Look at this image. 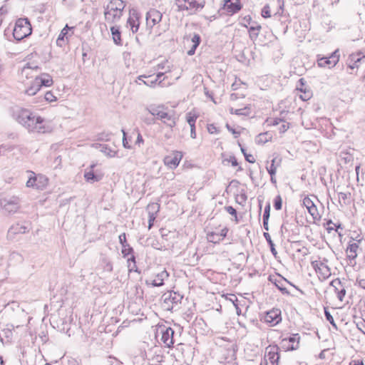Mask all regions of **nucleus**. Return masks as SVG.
Returning a JSON list of instances; mask_svg holds the SVG:
<instances>
[{"label": "nucleus", "mask_w": 365, "mask_h": 365, "mask_svg": "<svg viewBox=\"0 0 365 365\" xmlns=\"http://www.w3.org/2000/svg\"><path fill=\"white\" fill-rule=\"evenodd\" d=\"M16 120L30 133H47L52 130L48 121L29 110H21L17 114Z\"/></svg>", "instance_id": "nucleus-1"}, {"label": "nucleus", "mask_w": 365, "mask_h": 365, "mask_svg": "<svg viewBox=\"0 0 365 365\" xmlns=\"http://www.w3.org/2000/svg\"><path fill=\"white\" fill-rule=\"evenodd\" d=\"M148 112L157 119L160 120L163 123L170 128H173L176 125V119L175 111L168 110L163 105L157 106H150L148 108Z\"/></svg>", "instance_id": "nucleus-2"}, {"label": "nucleus", "mask_w": 365, "mask_h": 365, "mask_svg": "<svg viewBox=\"0 0 365 365\" xmlns=\"http://www.w3.org/2000/svg\"><path fill=\"white\" fill-rule=\"evenodd\" d=\"M125 6V4L123 0H110L104 11L106 21L110 24L119 21Z\"/></svg>", "instance_id": "nucleus-3"}, {"label": "nucleus", "mask_w": 365, "mask_h": 365, "mask_svg": "<svg viewBox=\"0 0 365 365\" xmlns=\"http://www.w3.org/2000/svg\"><path fill=\"white\" fill-rule=\"evenodd\" d=\"M52 83L53 79L48 73L36 76L31 86L25 91V93L29 96H34L42 86L49 87Z\"/></svg>", "instance_id": "nucleus-4"}, {"label": "nucleus", "mask_w": 365, "mask_h": 365, "mask_svg": "<svg viewBox=\"0 0 365 365\" xmlns=\"http://www.w3.org/2000/svg\"><path fill=\"white\" fill-rule=\"evenodd\" d=\"M32 28L28 19H19L13 30V36L17 41H21L31 34Z\"/></svg>", "instance_id": "nucleus-5"}, {"label": "nucleus", "mask_w": 365, "mask_h": 365, "mask_svg": "<svg viewBox=\"0 0 365 365\" xmlns=\"http://www.w3.org/2000/svg\"><path fill=\"white\" fill-rule=\"evenodd\" d=\"M178 11H190L196 12L204 8L205 0H175Z\"/></svg>", "instance_id": "nucleus-6"}, {"label": "nucleus", "mask_w": 365, "mask_h": 365, "mask_svg": "<svg viewBox=\"0 0 365 365\" xmlns=\"http://www.w3.org/2000/svg\"><path fill=\"white\" fill-rule=\"evenodd\" d=\"M279 358V348L277 345H269L265 349V365H278Z\"/></svg>", "instance_id": "nucleus-7"}, {"label": "nucleus", "mask_w": 365, "mask_h": 365, "mask_svg": "<svg viewBox=\"0 0 365 365\" xmlns=\"http://www.w3.org/2000/svg\"><path fill=\"white\" fill-rule=\"evenodd\" d=\"M163 14L157 9H152L149 10L145 16L146 29L149 34L151 33L152 29L162 20Z\"/></svg>", "instance_id": "nucleus-8"}, {"label": "nucleus", "mask_w": 365, "mask_h": 365, "mask_svg": "<svg viewBox=\"0 0 365 365\" xmlns=\"http://www.w3.org/2000/svg\"><path fill=\"white\" fill-rule=\"evenodd\" d=\"M327 259H324L323 261H314L312 262V265L316 272L322 277L325 279L331 275V269L327 264Z\"/></svg>", "instance_id": "nucleus-9"}, {"label": "nucleus", "mask_w": 365, "mask_h": 365, "mask_svg": "<svg viewBox=\"0 0 365 365\" xmlns=\"http://www.w3.org/2000/svg\"><path fill=\"white\" fill-rule=\"evenodd\" d=\"M163 297L164 304L167 305V309H173V305L181 303L182 299V296L181 294L174 292H171L168 294H165Z\"/></svg>", "instance_id": "nucleus-10"}, {"label": "nucleus", "mask_w": 365, "mask_h": 365, "mask_svg": "<svg viewBox=\"0 0 365 365\" xmlns=\"http://www.w3.org/2000/svg\"><path fill=\"white\" fill-rule=\"evenodd\" d=\"M126 26L129 27L133 34L138 32L140 26V14L135 11H130Z\"/></svg>", "instance_id": "nucleus-11"}, {"label": "nucleus", "mask_w": 365, "mask_h": 365, "mask_svg": "<svg viewBox=\"0 0 365 365\" xmlns=\"http://www.w3.org/2000/svg\"><path fill=\"white\" fill-rule=\"evenodd\" d=\"M264 321L270 326H275L282 321L281 311L279 309H272L267 312Z\"/></svg>", "instance_id": "nucleus-12"}, {"label": "nucleus", "mask_w": 365, "mask_h": 365, "mask_svg": "<svg viewBox=\"0 0 365 365\" xmlns=\"http://www.w3.org/2000/svg\"><path fill=\"white\" fill-rule=\"evenodd\" d=\"M160 332L162 334L161 341L167 347H171L173 345V335L174 330L171 327H160Z\"/></svg>", "instance_id": "nucleus-13"}, {"label": "nucleus", "mask_w": 365, "mask_h": 365, "mask_svg": "<svg viewBox=\"0 0 365 365\" xmlns=\"http://www.w3.org/2000/svg\"><path fill=\"white\" fill-rule=\"evenodd\" d=\"M339 58V56L337 55V51H336L329 57H322L318 58L317 64L319 67H333L338 63Z\"/></svg>", "instance_id": "nucleus-14"}, {"label": "nucleus", "mask_w": 365, "mask_h": 365, "mask_svg": "<svg viewBox=\"0 0 365 365\" xmlns=\"http://www.w3.org/2000/svg\"><path fill=\"white\" fill-rule=\"evenodd\" d=\"M20 200L18 197L13 196L9 199H4L2 205L9 212H15L19 208Z\"/></svg>", "instance_id": "nucleus-15"}, {"label": "nucleus", "mask_w": 365, "mask_h": 365, "mask_svg": "<svg viewBox=\"0 0 365 365\" xmlns=\"http://www.w3.org/2000/svg\"><path fill=\"white\" fill-rule=\"evenodd\" d=\"M299 85L297 86V90L301 93V94H299V98L304 101L309 100L312 97V91L305 85L304 79L300 78L299 80Z\"/></svg>", "instance_id": "nucleus-16"}, {"label": "nucleus", "mask_w": 365, "mask_h": 365, "mask_svg": "<svg viewBox=\"0 0 365 365\" xmlns=\"http://www.w3.org/2000/svg\"><path fill=\"white\" fill-rule=\"evenodd\" d=\"M303 205L306 207L309 213L314 220H319L321 218L317 206L309 197H305L303 199Z\"/></svg>", "instance_id": "nucleus-17"}, {"label": "nucleus", "mask_w": 365, "mask_h": 365, "mask_svg": "<svg viewBox=\"0 0 365 365\" xmlns=\"http://www.w3.org/2000/svg\"><path fill=\"white\" fill-rule=\"evenodd\" d=\"M300 336L298 334H294L289 338L284 339L282 343L284 346H287L288 350H296L299 347Z\"/></svg>", "instance_id": "nucleus-18"}, {"label": "nucleus", "mask_w": 365, "mask_h": 365, "mask_svg": "<svg viewBox=\"0 0 365 365\" xmlns=\"http://www.w3.org/2000/svg\"><path fill=\"white\" fill-rule=\"evenodd\" d=\"M182 158L181 152L175 151L173 155L166 156L164 158L165 164L170 168H175L180 163Z\"/></svg>", "instance_id": "nucleus-19"}, {"label": "nucleus", "mask_w": 365, "mask_h": 365, "mask_svg": "<svg viewBox=\"0 0 365 365\" xmlns=\"http://www.w3.org/2000/svg\"><path fill=\"white\" fill-rule=\"evenodd\" d=\"M330 285L334 287V292L336 293L337 298L341 302H343L346 292L341 280L338 278L335 279L331 282Z\"/></svg>", "instance_id": "nucleus-20"}, {"label": "nucleus", "mask_w": 365, "mask_h": 365, "mask_svg": "<svg viewBox=\"0 0 365 365\" xmlns=\"http://www.w3.org/2000/svg\"><path fill=\"white\" fill-rule=\"evenodd\" d=\"M361 242V240H358L354 242V240H351L349 242V245L346 250V257L350 260H354L357 256V252L359 248V244Z\"/></svg>", "instance_id": "nucleus-21"}, {"label": "nucleus", "mask_w": 365, "mask_h": 365, "mask_svg": "<svg viewBox=\"0 0 365 365\" xmlns=\"http://www.w3.org/2000/svg\"><path fill=\"white\" fill-rule=\"evenodd\" d=\"M269 279L284 294H289V292L287 288L284 286V282L289 283L286 279L282 277L281 275L277 277L269 276Z\"/></svg>", "instance_id": "nucleus-22"}, {"label": "nucleus", "mask_w": 365, "mask_h": 365, "mask_svg": "<svg viewBox=\"0 0 365 365\" xmlns=\"http://www.w3.org/2000/svg\"><path fill=\"white\" fill-rule=\"evenodd\" d=\"M224 1H225L224 8L230 14L237 13L242 8V5L240 2V0H224Z\"/></svg>", "instance_id": "nucleus-23"}, {"label": "nucleus", "mask_w": 365, "mask_h": 365, "mask_svg": "<svg viewBox=\"0 0 365 365\" xmlns=\"http://www.w3.org/2000/svg\"><path fill=\"white\" fill-rule=\"evenodd\" d=\"M95 166H96L95 164L91 165L90 166L91 170L86 171L85 173H84V178L88 182L93 183V182H98V181H100L102 179V175H96L93 173V168Z\"/></svg>", "instance_id": "nucleus-24"}, {"label": "nucleus", "mask_w": 365, "mask_h": 365, "mask_svg": "<svg viewBox=\"0 0 365 365\" xmlns=\"http://www.w3.org/2000/svg\"><path fill=\"white\" fill-rule=\"evenodd\" d=\"M71 29L72 28H70L68 25H66V26L61 30V31L56 40V44L58 46L62 47L66 43V41L68 39V31L71 30Z\"/></svg>", "instance_id": "nucleus-25"}, {"label": "nucleus", "mask_w": 365, "mask_h": 365, "mask_svg": "<svg viewBox=\"0 0 365 365\" xmlns=\"http://www.w3.org/2000/svg\"><path fill=\"white\" fill-rule=\"evenodd\" d=\"M261 28V26L257 22L252 23L249 27L250 38L252 41H255L258 38Z\"/></svg>", "instance_id": "nucleus-26"}, {"label": "nucleus", "mask_w": 365, "mask_h": 365, "mask_svg": "<svg viewBox=\"0 0 365 365\" xmlns=\"http://www.w3.org/2000/svg\"><path fill=\"white\" fill-rule=\"evenodd\" d=\"M110 31L113 37V40L116 45L121 46V34L118 26H113L110 27Z\"/></svg>", "instance_id": "nucleus-27"}, {"label": "nucleus", "mask_w": 365, "mask_h": 365, "mask_svg": "<svg viewBox=\"0 0 365 365\" xmlns=\"http://www.w3.org/2000/svg\"><path fill=\"white\" fill-rule=\"evenodd\" d=\"M152 76H146L145 75L139 76L137 79L135 81V83H138V80L142 81V82L149 87H154L157 83V80L155 78H151Z\"/></svg>", "instance_id": "nucleus-28"}, {"label": "nucleus", "mask_w": 365, "mask_h": 365, "mask_svg": "<svg viewBox=\"0 0 365 365\" xmlns=\"http://www.w3.org/2000/svg\"><path fill=\"white\" fill-rule=\"evenodd\" d=\"M168 277V274L166 271H163L160 273L158 274L156 278L153 280L152 285L153 287H160L163 285V281L165 277Z\"/></svg>", "instance_id": "nucleus-29"}, {"label": "nucleus", "mask_w": 365, "mask_h": 365, "mask_svg": "<svg viewBox=\"0 0 365 365\" xmlns=\"http://www.w3.org/2000/svg\"><path fill=\"white\" fill-rule=\"evenodd\" d=\"M39 68L38 66H31V63H27L24 68L21 69V76H25L26 78H29V76L31 75V72L38 70Z\"/></svg>", "instance_id": "nucleus-30"}, {"label": "nucleus", "mask_w": 365, "mask_h": 365, "mask_svg": "<svg viewBox=\"0 0 365 365\" xmlns=\"http://www.w3.org/2000/svg\"><path fill=\"white\" fill-rule=\"evenodd\" d=\"M48 184V178L43 175H38L36 180V189L43 190Z\"/></svg>", "instance_id": "nucleus-31"}, {"label": "nucleus", "mask_w": 365, "mask_h": 365, "mask_svg": "<svg viewBox=\"0 0 365 365\" xmlns=\"http://www.w3.org/2000/svg\"><path fill=\"white\" fill-rule=\"evenodd\" d=\"M128 268L129 272H137V266L135 262V257L134 255H132L130 257L128 258Z\"/></svg>", "instance_id": "nucleus-32"}, {"label": "nucleus", "mask_w": 365, "mask_h": 365, "mask_svg": "<svg viewBox=\"0 0 365 365\" xmlns=\"http://www.w3.org/2000/svg\"><path fill=\"white\" fill-rule=\"evenodd\" d=\"M29 173L30 176L26 182V186L28 187H34L36 189L37 175H36L35 173L32 171H29Z\"/></svg>", "instance_id": "nucleus-33"}, {"label": "nucleus", "mask_w": 365, "mask_h": 365, "mask_svg": "<svg viewBox=\"0 0 365 365\" xmlns=\"http://www.w3.org/2000/svg\"><path fill=\"white\" fill-rule=\"evenodd\" d=\"M101 262L104 271L108 272H111L113 271V264L110 260L106 257H103Z\"/></svg>", "instance_id": "nucleus-34"}, {"label": "nucleus", "mask_w": 365, "mask_h": 365, "mask_svg": "<svg viewBox=\"0 0 365 365\" xmlns=\"http://www.w3.org/2000/svg\"><path fill=\"white\" fill-rule=\"evenodd\" d=\"M19 326L15 327L14 324H7L6 327L2 330V332L6 338L10 339L12 337V331L15 327L18 328Z\"/></svg>", "instance_id": "nucleus-35"}, {"label": "nucleus", "mask_w": 365, "mask_h": 365, "mask_svg": "<svg viewBox=\"0 0 365 365\" xmlns=\"http://www.w3.org/2000/svg\"><path fill=\"white\" fill-rule=\"evenodd\" d=\"M268 135H269L267 133H259L256 138V143L258 144L265 143L271 138L270 136Z\"/></svg>", "instance_id": "nucleus-36"}, {"label": "nucleus", "mask_w": 365, "mask_h": 365, "mask_svg": "<svg viewBox=\"0 0 365 365\" xmlns=\"http://www.w3.org/2000/svg\"><path fill=\"white\" fill-rule=\"evenodd\" d=\"M264 238L266 239L267 242H268L269 245L270 246V250L274 256H276L277 252L274 248V244L273 243L271 237L268 232H264L263 234Z\"/></svg>", "instance_id": "nucleus-37"}, {"label": "nucleus", "mask_w": 365, "mask_h": 365, "mask_svg": "<svg viewBox=\"0 0 365 365\" xmlns=\"http://www.w3.org/2000/svg\"><path fill=\"white\" fill-rule=\"evenodd\" d=\"M121 252L124 257H126L128 255L131 256L132 255H133V249L128 244L124 246H122Z\"/></svg>", "instance_id": "nucleus-38"}, {"label": "nucleus", "mask_w": 365, "mask_h": 365, "mask_svg": "<svg viewBox=\"0 0 365 365\" xmlns=\"http://www.w3.org/2000/svg\"><path fill=\"white\" fill-rule=\"evenodd\" d=\"M207 239L210 242L213 243H217L222 240L220 235L218 233L215 232L208 234Z\"/></svg>", "instance_id": "nucleus-39"}, {"label": "nucleus", "mask_w": 365, "mask_h": 365, "mask_svg": "<svg viewBox=\"0 0 365 365\" xmlns=\"http://www.w3.org/2000/svg\"><path fill=\"white\" fill-rule=\"evenodd\" d=\"M350 61H353V64L349 65L350 68L354 69L358 67V63L361 61V58L357 57V55L351 54L350 56Z\"/></svg>", "instance_id": "nucleus-40"}, {"label": "nucleus", "mask_w": 365, "mask_h": 365, "mask_svg": "<svg viewBox=\"0 0 365 365\" xmlns=\"http://www.w3.org/2000/svg\"><path fill=\"white\" fill-rule=\"evenodd\" d=\"M324 315L326 319L336 329V324H335L334 319L331 314V313L328 311L327 308H324Z\"/></svg>", "instance_id": "nucleus-41"}, {"label": "nucleus", "mask_w": 365, "mask_h": 365, "mask_svg": "<svg viewBox=\"0 0 365 365\" xmlns=\"http://www.w3.org/2000/svg\"><path fill=\"white\" fill-rule=\"evenodd\" d=\"M197 118V116L192 113H188L186 116L187 122L189 125H195V122Z\"/></svg>", "instance_id": "nucleus-42"}, {"label": "nucleus", "mask_w": 365, "mask_h": 365, "mask_svg": "<svg viewBox=\"0 0 365 365\" xmlns=\"http://www.w3.org/2000/svg\"><path fill=\"white\" fill-rule=\"evenodd\" d=\"M276 158L272 160L269 166H267V170L269 175H275L277 172V166L275 165Z\"/></svg>", "instance_id": "nucleus-43"}, {"label": "nucleus", "mask_w": 365, "mask_h": 365, "mask_svg": "<svg viewBox=\"0 0 365 365\" xmlns=\"http://www.w3.org/2000/svg\"><path fill=\"white\" fill-rule=\"evenodd\" d=\"M250 113V108L245 106L242 108L235 110V114L238 115H247Z\"/></svg>", "instance_id": "nucleus-44"}, {"label": "nucleus", "mask_w": 365, "mask_h": 365, "mask_svg": "<svg viewBox=\"0 0 365 365\" xmlns=\"http://www.w3.org/2000/svg\"><path fill=\"white\" fill-rule=\"evenodd\" d=\"M282 200L280 195H277L274 201V207L275 210H279L282 209Z\"/></svg>", "instance_id": "nucleus-45"}, {"label": "nucleus", "mask_w": 365, "mask_h": 365, "mask_svg": "<svg viewBox=\"0 0 365 365\" xmlns=\"http://www.w3.org/2000/svg\"><path fill=\"white\" fill-rule=\"evenodd\" d=\"M262 16L264 18H269L271 16L270 8L268 5H265L262 9Z\"/></svg>", "instance_id": "nucleus-46"}, {"label": "nucleus", "mask_w": 365, "mask_h": 365, "mask_svg": "<svg viewBox=\"0 0 365 365\" xmlns=\"http://www.w3.org/2000/svg\"><path fill=\"white\" fill-rule=\"evenodd\" d=\"M201 41V38L199 34H194L192 38L191 42L192 44H195V46H199Z\"/></svg>", "instance_id": "nucleus-47"}, {"label": "nucleus", "mask_w": 365, "mask_h": 365, "mask_svg": "<svg viewBox=\"0 0 365 365\" xmlns=\"http://www.w3.org/2000/svg\"><path fill=\"white\" fill-rule=\"evenodd\" d=\"M270 204L267 203V205L264 207V214H263V220H269L270 215Z\"/></svg>", "instance_id": "nucleus-48"}, {"label": "nucleus", "mask_w": 365, "mask_h": 365, "mask_svg": "<svg viewBox=\"0 0 365 365\" xmlns=\"http://www.w3.org/2000/svg\"><path fill=\"white\" fill-rule=\"evenodd\" d=\"M44 98H45V100L48 102H53L56 100V98L50 91H48L45 93Z\"/></svg>", "instance_id": "nucleus-49"}, {"label": "nucleus", "mask_w": 365, "mask_h": 365, "mask_svg": "<svg viewBox=\"0 0 365 365\" xmlns=\"http://www.w3.org/2000/svg\"><path fill=\"white\" fill-rule=\"evenodd\" d=\"M282 123V124L279 128V133H284V132H286L289 129V123H287V122H285L284 120Z\"/></svg>", "instance_id": "nucleus-50"}, {"label": "nucleus", "mask_w": 365, "mask_h": 365, "mask_svg": "<svg viewBox=\"0 0 365 365\" xmlns=\"http://www.w3.org/2000/svg\"><path fill=\"white\" fill-rule=\"evenodd\" d=\"M349 196H350V193L342 192H339V202H341V200H343L344 203L346 204V200L348 199Z\"/></svg>", "instance_id": "nucleus-51"}, {"label": "nucleus", "mask_w": 365, "mask_h": 365, "mask_svg": "<svg viewBox=\"0 0 365 365\" xmlns=\"http://www.w3.org/2000/svg\"><path fill=\"white\" fill-rule=\"evenodd\" d=\"M122 133H123V145L125 148H128V149H130L131 147L130 145H129L128 142V140H127V138H126V133L125 132V130L123 129L122 130Z\"/></svg>", "instance_id": "nucleus-52"}, {"label": "nucleus", "mask_w": 365, "mask_h": 365, "mask_svg": "<svg viewBox=\"0 0 365 365\" xmlns=\"http://www.w3.org/2000/svg\"><path fill=\"white\" fill-rule=\"evenodd\" d=\"M225 209L229 214L234 216L237 219V211L233 207L227 206L225 207Z\"/></svg>", "instance_id": "nucleus-53"}, {"label": "nucleus", "mask_w": 365, "mask_h": 365, "mask_svg": "<svg viewBox=\"0 0 365 365\" xmlns=\"http://www.w3.org/2000/svg\"><path fill=\"white\" fill-rule=\"evenodd\" d=\"M244 155H245V160L250 163H254L255 162V158H254V156L251 154H247V153H244Z\"/></svg>", "instance_id": "nucleus-54"}, {"label": "nucleus", "mask_w": 365, "mask_h": 365, "mask_svg": "<svg viewBox=\"0 0 365 365\" xmlns=\"http://www.w3.org/2000/svg\"><path fill=\"white\" fill-rule=\"evenodd\" d=\"M119 242L122 246H124L125 245H128L126 242V235L125 233H122L119 235Z\"/></svg>", "instance_id": "nucleus-55"}, {"label": "nucleus", "mask_w": 365, "mask_h": 365, "mask_svg": "<svg viewBox=\"0 0 365 365\" xmlns=\"http://www.w3.org/2000/svg\"><path fill=\"white\" fill-rule=\"evenodd\" d=\"M208 132L211 134L217 133L218 130L216 126H215L213 124H210L207 127Z\"/></svg>", "instance_id": "nucleus-56"}, {"label": "nucleus", "mask_w": 365, "mask_h": 365, "mask_svg": "<svg viewBox=\"0 0 365 365\" xmlns=\"http://www.w3.org/2000/svg\"><path fill=\"white\" fill-rule=\"evenodd\" d=\"M283 122V119L280 118H275L271 120L269 124L272 125H277Z\"/></svg>", "instance_id": "nucleus-57"}, {"label": "nucleus", "mask_w": 365, "mask_h": 365, "mask_svg": "<svg viewBox=\"0 0 365 365\" xmlns=\"http://www.w3.org/2000/svg\"><path fill=\"white\" fill-rule=\"evenodd\" d=\"M244 20L247 24H245V26L248 28V29L252 24V23L255 22V21H252L250 16H245Z\"/></svg>", "instance_id": "nucleus-58"}, {"label": "nucleus", "mask_w": 365, "mask_h": 365, "mask_svg": "<svg viewBox=\"0 0 365 365\" xmlns=\"http://www.w3.org/2000/svg\"><path fill=\"white\" fill-rule=\"evenodd\" d=\"M198 47V46H195V44H192L190 49L187 51V53L188 56H192L195 53L196 48Z\"/></svg>", "instance_id": "nucleus-59"}, {"label": "nucleus", "mask_w": 365, "mask_h": 365, "mask_svg": "<svg viewBox=\"0 0 365 365\" xmlns=\"http://www.w3.org/2000/svg\"><path fill=\"white\" fill-rule=\"evenodd\" d=\"M190 137L192 139L196 138L195 125H190Z\"/></svg>", "instance_id": "nucleus-60"}, {"label": "nucleus", "mask_w": 365, "mask_h": 365, "mask_svg": "<svg viewBox=\"0 0 365 365\" xmlns=\"http://www.w3.org/2000/svg\"><path fill=\"white\" fill-rule=\"evenodd\" d=\"M227 232L228 230L226 227H225L222 230H221L220 233H218L220 235L222 240H223L224 237H226Z\"/></svg>", "instance_id": "nucleus-61"}, {"label": "nucleus", "mask_w": 365, "mask_h": 365, "mask_svg": "<svg viewBox=\"0 0 365 365\" xmlns=\"http://www.w3.org/2000/svg\"><path fill=\"white\" fill-rule=\"evenodd\" d=\"M354 55H357V57L361 58V60L365 58V50L360 51L356 53H353Z\"/></svg>", "instance_id": "nucleus-62"}, {"label": "nucleus", "mask_w": 365, "mask_h": 365, "mask_svg": "<svg viewBox=\"0 0 365 365\" xmlns=\"http://www.w3.org/2000/svg\"><path fill=\"white\" fill-rule=\"evenodd\" d=\"M229 161L231 163L232 166H237L238 165L237 158L235 157H234V156L230 157Z\"/></svg>", "instance_id": "nucleus-63"}, {"label": "nucleus", "mask_w": 365, "mask_h": 365, "mask_svg": "<svg viewBox=\"0 0 365 365\" xmlns=\"http://www.w3.org/2000/svg\"><path fill=\"white\" fill-rule=\"evenodd\" d=\"M155 217L153 215V214L152 215H150L149 216V225H148V228L150 229L151 227L153 226V222L155 220Z\"/></svg>", "instance_id": "nucleus-64"}]
</instances>
